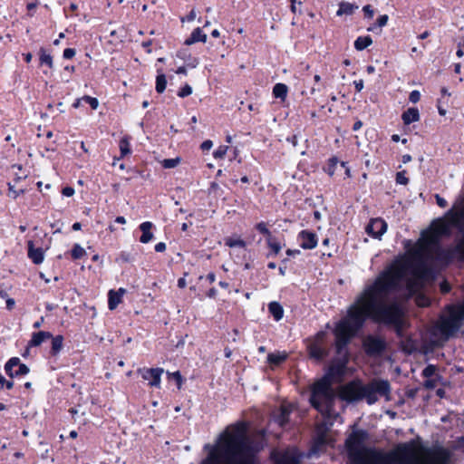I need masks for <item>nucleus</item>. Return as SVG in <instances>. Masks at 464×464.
<instances>
[{
  "label": "nucleus",
  "mask_w": 464,
  "mask_h": 464,
  "mask_svg": "<svg viewBox=\"0 0 464 464\" xmlns=\"http://www.w3.org/2000/svg\"><path fill=\"white\" fill-rule=\"evenodd\" d=\"M324 336V333H319L316 335V340L314 343H312L308 347L310 356L312 358H314L315 360H321L326 355V351L321 344Z\"/></svg>",
  "instance_id": "obj_12"
},
{
  "label": "nucleus",
  "mask_w": 464,
  "mask_h": 464,
  "mask_svg": "<svg viewBox=\"0 0 464 464\" xmlns=\"http://www.w3.org/2000/svg\"><path fill=\"white\" fill-rule=\"evenodd\" d=\"M51 337H52V334L49 332L41 331V332L34 333L30 341V345L38 346L42 343H44L45 340L50 339Z\"/></svg>",
  "instance_id": "obj_22"
},
{
  "label": "nucleus",
  "mask_w": 464,
  "mask_h": 464,
  "mask_svg": "<svg viewBox=\"0 0 464 464\" xmlns=\"http://www.w3.org/2000/svg\"><path fill=\"white\" fill-rule=\"evenodd\" d=\"M181 162V159L179 157L174 159H165L160 161L161 166L165 169H173L176 168Z\"/></svg>",
  "instance_id": "obj_30"
},
{
  "label": "nucleus",
  "mask_w": 464,
  "mask_h": 464,
  "mask_svg": "<svg viewBox=\"0 0 464 464\" xmlns=\"http://www.w3.org/2000/svg\"><path fill=\"white\" fill-rule=\"evenodd\" d=\"M415 302L419 306H427L430 304V300L427 296L421 294H418L415 298Z\"/></svg>",
  "instance_id": "obj_36"
},
{
  "label": "nucleus",
  "mask_w": 464,
  "mask_h": 464,
  "mask_svg": "<svg viewBox=\"0 0 464 464\" xmlns=\"http://www.w3.org/2000/svg\"><path fill=\"white\" fill-rule=\"evenodd\" d=\"M191 93H192V88L188 84H186L184 87H182L179 90L178 95L181 98H184V97L190 95Z\"/></svg>",
  "instance_id": "obj_41"
},
{
  "label": "nucleus",
  "mask_w": 464,
  "mask_h": 464,
  "mask_svg": "<svg viewBox=\"0 0 464 464\" xmlns=\"http://www.w3.org/2000/svg\"><path fill=\"white\" fill-rule=\"evenodd\" d=\"M62 193L65 197H72L74 195V189L72 187H65Z\"/></svg>",
  "instance_id": "obj_48"
},
{
  "label": "nucleus",
  "mask_w": 464,
  "mask_h": 464,
  "mask_svg": "<svg viewBox=\"0 0 464 464\" xmlns=\"http://www.w3.org/2000/svg\"><path fill=\"white\" fill-rule=\"evenodd\" d=\"M357 9H358V5H356L354 4H351L348 2H341V3H339V9L337 10L336 14L338 16H342L344 14L351 15Z\"/></svg>",
  "instance_id": "obj_20"
},
{
  "label": "nucleus",
  "mask_w": 464,
  "mask_h": 464,
  "mask_svg": "<svg viewBox=\"0 0 464 464\" xmlns=\"http://www.w3.org/2000/svg\"><path fill=\"white\" fill-rule=\"evenodd\" d=\"M364 348L368 353H379L383 349V343L380 339L368 337L364 341Z\"/></svg>",
  "instance_id": "obj_15"
},
{
  "label": "nucleus",
  "mask_w": 464,
  "mask_h": 464,
  "mask_svg": "<svg viewBox=\"0 0 464 464\" xmlns=\"http://www.w3.org/2000/svg\"><path fill=\"white\" fill-rule=\"evenodd\" d=\"M186 279L181 277L178 280V286L180 288H184L186 286Z\"/></svg>",
  "instance_id": "obj_55"
},
{
  "label": "nucleus",
  "mask_w": 464,
  "mask_h": 464,
  "mask_svg": "<svg viewBox=\"0 0 464 464\" xmlns=\"http://www.w3.org/2000/svg\"><path fill=\"white\" fill-rule=\"evenodd\" d=\"M167 85V80L163 72L158 71V75L156 78V91L159 93H161L165 91Z\"/></svg>",
  "instance_id": "obj_28"
},
{
  "label": "nucleus",
  "mask_w": 464,
  "mask_h": 464,
  "mask_svg": "<svg viewBox=\"0 0 464 464\" xmlns=\"http://www.w3.org/2000/svg\"><path fill=\"white\" fill-rule=\"evenodd\" d=\"M40 61L42 64H47L49 67L53 66L52 56L49 53H46L44 50H41Z\"/></svg>",
  "instance_id": "obj_35"
},
{
  "label": "nucleus",
  "mask_w": 464,
  "mask_h": 464,
  "mask_svg": "<svg viewBox=\"0 0 464 464\" xmlns=\"http://www.w3.org/2000/svg\"><path fill=\"white\" fill-rule=\"evenodd\" d=\"M207 277L210 283H213L216 279V276L213 273L208 274Z\"/></svg>",
  "instance_id": "obj_62"
},
{
  "label": "nucleus",
  "mask_w": 464,
  "mask_h": 464,
  "mask_svg": "<svg viewBox=\"0 0 464 464\" xmlns=\"http://www.w3.org/2000/svg\"><path fill=\"white\" fill-rule=\"evenodd\" d=\"M115 221L117 223H120V224H125L126 223V219L124 217H117Z\"/></svg>",
  "instance_id": "obj_61"
},
{
  "label": "nucleus",
  "mask_w": 464,
  "mask_h": 464,
  "mask_svg": "<svg viewBox=\"0 0 464 464\" xmlns=\"http://www.w3.org/2000/svg\"><path fill=\"white\" fill-rule=\"evenodd\" d=\"M288 92V87L284 83H276L273 88V95L285 101Z\"/></svg>",
  "instance_id": "obj_23"
},
{
  "label": "nucleus",
  "mask_w": 464,
  "mask_h": 464,
  "mask_svg": "<svg viewBox=\"0 0 464 464\" xmlns=\"http://www.w3.org/2000/svg\"><path fill=\"white\" fill-rule=\"evenodd\" d=\"M204 449L208 454L201 464H255L258 450L251 446L246 422L228 426L215 445L207 444Z\"/></svg>",
  "instance_id": "obj_3"
},
{
  "label": "nucleus",
  "mask_w": 464,
  "mask_h": 464,
  "mask_svg": "<svg viewBox=\"0 0 464 464\" xmlns=\"http://www.w3.org/2000/svg\"><path fill=\"white\" fill-rule=\"evenodd\" d=\"M197 14L195 10H191L190 13L187 16V21L190 22L196 19Z\"/></svg>",
  "instance_id": "obj_54"
},
{
  "label": "nucleus",
  "mask_w": 464,
  "mask_h": 464,
  "mask_svg": "<svg viewBox=\"0 0 464 464\" xmlns=\"http://www.w3.org/2000/svg\"><path fill=\"white\" fill-rule=\"evenodd\" d=\"M75 55V50L72 48H67L63 51V57L65 59H71Z\"/></svg>",
  "instance_id": "obj_46"
},
{
  "label": "nucleus",
  "mask_w": 464,
  "mask_h": 464,
  "mask_svg": "<svg viewBox=\"0 0 464 464\" xmlns=\"http://www.w3.org/2000/svg\"><path fill=\"white\" fill-rule=\"evenodd\" d=\"M115 293L122 298L126 293V290L124 288H120L117 291H115Z\"/></svg>",
  "instance_id": "obj_58"
},
{
  "label": "nucleus",
  "mask_w": 464,
  "mask_h": 464,
  "mask_svg": "<svg viewBox=\"0 0 464 464\" xmlns=\"http://www.w3.org/2000/svg\"><path fill=\"white\" fill-rule=\"evenodd\" d=\"M411 160V157L410 155H404L402 156V162L407 163Z\"/></svg>",
  "instance_id": "obj_63"
},
{
  "label": "nucleus",
  "mask_w": 464,
  "mask_h": 464,
  "mask_svg": "<svg viewBox=\"0 0 464 464\" xmlns=\"http://www.w3.org/2000/svg\"><path fill=\"white\" fill-rule=\"evenodd\" d=\"M402 121L404 124H411L420 120L419 111L416 108H410L402 113Z\"/></svg>",
  "instance_id": "obj_19"
},
{
  "label": "nucleus",
  "mask_w": 464,
  "mask_h": 464,
  "mask_svg": "<svg viewBox=\"0 0 464 464\" xmlns=\"http://www.w3.org/2000/svg\"><path fill=\"white\" fill-rule=\"evenodd\" d=\"M362 11L365 13V14L369 18H372L373 16V14H374V11L372 10V6L369 5L363 6Z\"/></svg>",
  "instance_id": "obj_47"
},
{
  "label": "nucleus",
  "mask_w": 464,
  "mask_h": 464,
  "mask_svg": "<svg viewBox=\"0 0 464 464\" xmlns=\"http://www.w3.org/2000/svg\"><path fill=\"white\" fill-rule=\"evenodd\" d=\"M212 146H213V142L209 140H207L202 142L200 147L203 150H209L212 148Z\"/></svg>",
  "instance_id": "obj_49"
},
{
  "label": "nucleus",
  "mask_w": 464,
  "mask_h": 464,
  "mask_svg": "<svg viewBox=\"0 0 464 464\" xmlns=\"http://www.w3.org/2000/svg\"><path fill=\"white\" fill-rule=\"evenodd\" d=\"M362 122L361 121H357L354 124H353V130H358L362 128Z\"/></svg>",
  "instance_id": "obj_56"
},
{
  "label": "nucleus",
  "mask_w": 464,
  "mask_h": 464,
  "mask_svg": "<svg viewBox=\"0 0 464 464\" xmlns=\"http://www.w3.org/2000/svg\"><path fill=\"white\" fill-rule=\"evenodd\" d=\"M82 100L89 103L90 106L92 107V109L93 110H96L99 106V102L96 98H93V97H91V96H88V95H85L82 97Z\"/></svg>",
  "instance_id": "obj_39"
},
{
  "label": "nucleus",
  "mask_w": 464,
  "mask_h": 464,
  "mask_svg": "<svg viewBox=\"0 0 464 464\" xmlns=\"http://www.w3.org/2000/svg\"><path fill=\"white\" fill-rule=\"evenodd\" d=\"M292 411L291 404H283L280 408L279 414L275 416V420H276L277 423L280 426H284L287 420L290 412Z\"/></svg>",
  "instance_id": "obj_18"
},
{
  "label": "nucleus",
  "mask_w": 464,
  "mask_h": 464,
  "mask_svg": "<svg viewBox=\"0 0 464 464\" xmlns=\"http://www.w3.org/2000/svg\"><path fill=\"white\" fill-rule=\"evenodd\" d=\"M406 172L405 171H400L397 173L396 175V182L398 184H401V185H407L408 182H409V179L405 176Z\"/></svg>",
  "instance_id": "obj_40"
},
{
  "label": "nucleus",
  "mask_w": 464,
  "mask_h": 464,
  "mask_svg": "<svg viewBox=\"0 0 464 464\" xmlns=\"http://www.w3.org/2000/svg\"><path fill=\"white\" fill-rule=\"evenodd\" d=\"M388 19L389 18H388L387 14H382V15L379 16L377 19L378 25L381 27L385 26L387 24Z\"/></svg>",
  "instance_id": "obj_45"
},
{
  "label": "nucleus",
  "mask_w": 464,
  "mask_h": 464,
  "mask_svg": "<svg viewBox=\"0 0 464 464\" xmlns=\"http://www.w3.org/2000/svg\"><path fill=\"white\" fill-rule=\"evenodd\" d=\"M169 376L174 379V381L177 382L179 389L181 387L182 384V377L179 373V372H175L172 373H169Z\"/></svg>",
  "instance_id": "obj_44"
},
{
  "label": "nucleus",
  "mask_w": 464,
  "mask_h": 464,
  "mask_svg": "<svg viewBox=\"0 0 464 464\" xmlns=\"http://www.w3.org/2000/svg\"><path fill=\"white\" fill-rule=\"evenodd\" d=\"M14 300L12 298H6V307L11 310L14 306Z\"/></svg>",
  "instance_id": "obj_53"
},
{
  "label": "nucleus",
  "mask_w": 464,
  "mask_h": 464,
  "mask_svg": "<svg viewBox=\"0 0 464 464\" xmlns=\"http://www.w3.org/2000/svg\"><path fill=\"white\" fill-rule=\"evenodd\" d=\"M270 314L274 316L276 321L282 319L284 315L283 307L276 302H272L268 305Z\"/></svg>",
  "instance_id": "obj_24"
},
{
  "label": "nucleus",
  "mask_w": 464,
  "mask_h": 464,
  "mask_svg": "<svg viewBox=\"0 0 464 464\" xmlns=\"http://www.w3.org/2000/svg\"><path fill=\"white\" fill-rule=\"evenodd\" d=\"M365 230L372 237L381 238L387 230V223L382 218H373L369 222Z\"/></svg>",
  "instance_id": "obj_10"
},
{
  "label": "nucleus",
  "mask_w": 464,
  "mask_h": 464,
  "mask_svg": "<svg viewBox=\"0 0 464 464\" xmlns=\"http://www.w3.org/2000/svg\"><path fill=\"white\" fill-rule=\"evenodd\" d=\"M446 219L432 222L407 255L396 259L357 296L353 304V336L367 318L400 326L403 308L396 292L405 288L407 296L418 294L428 278L430 260H464V199ZM464 304L449 307L431 330L433 343L441 344L460 327Z\"/></svg>",
  "instance_id": "obj_1"
},
{
  "label": "nucleus",
  "mask_w": 464,
  "mask_h": 464,
  "mask_svg": "<svg viewBox=\"0 0 464 464\" xmlns=\"http://www.w3.org/2000/svg\"><path fill=\"white\" fill-rule=\"evenodd\" d=\"M153 224L150 221L143 222L140 225V229L142 232V235L140 238V241L143 244H147L153 238V233L151 232V228Z\"/></svg>",
  "instance_id": "obj_16"
},
{
  "label": "nucleus",
  "mask_w": 464,
  "mask_h": 464,
  "mask_svg": "<svg viewBox=\"0 0 464 464\" xmlns=\"http://www.w3.org/2000/svg\"><path fill=\"white\" fill-rule=\"evenodd\" d=\"M409 99L410 101L412 102V103H416L420 101V93L419 91H412L411 93H410V96H409Z\"/></svg>",
  "instance_id": "obj_43"
},
{
  "label": "nucleus",
  "mask_w": 464,
  "mask_h": 464,
  "mask_svg": "<svg viewBox=\"0 0 464 464\" xmlns=\"http://www.w3.org/2000/svg\"><path fill=\"white\" fill-rule=\"evenodd\" d=\"M155 250L157 252H163L166 250V244L163 242H160L155 246Z\"/></svg>",
  "instance_id": "obj_52"
},
{
  "label": "nucleus",
  "mask_w": 464,
  "mask_h": 464,
  "mask_svg": "<svg viewBox=\"0 0 464 464\" xmlns=\"http://www.w3.org/2000/svg\"><path fill=\"white\" fill-rule=\"evenodd\" d=\"M225 245L228 247H238V248H246V242L237 236H231L225 238Z\"/></svg>",
  "instance_id": "obj_21"
},
{
  "label": "nucleus",
  "mask_w": 464,
  "mask_h": 464,
  "mask_svg": "<svg viewBox=\"0 0 464 464\" xmlns=\"http://www.w3.org/2000/svg\"><path fill=\"white\" fill-rule=\"evenodd\" d=\"M120 150H121V157L123 158L126 155L130 153V138L123 137L120 140Z\"/></svg>",
  "instance_id": "obj_29"
},
{
  "label": "nucleus",
  "mask_w": 464,
  "mask_h": 464,
  "mask_svg": "<svg viewBox=\"0 0 464 464\" xmlns=\"http://www.w3.org/2000/svg\"><path fill=\"white\" fill-rule=\"evenodd\" d=\"M436 201H437V204L441 207V208H445L447 206V201L440 197L439 195H436Z\"/></svg>",
  "instance_id": "obj_50"
},
{
  "label": "nucleus",
  "mask_w": 464,
  "mask_h": 464,
  "mask_svg": "<svg viewBox=\"0 0 464 464\" xmlns=\"http://www.w3.org/2000/svg\"><path fill=\"white\" fill-rule=\"evenodd\" d=\"M32 58H33V55L30 53L24 54V60L26 63H30Z\"/></svg>",
  "instance_id": "obj_64"
},
{
  "label": "nucleus",
  "mask_w": 464,
  "mask_h": 464,
  "mask_svg": "<svg viewBox=\"0 0 464 464\" xmlns=\"http://www.w3.org/2000/svg\"><path fill=\"white\" fill-rule=\"evenodd\" d=\"M86 255L85 249L79 244H75L72 249V257L73 259H80Z\"/></svg>",
  "instance_id": "obj_31"
},
{
  "label": "nucleus",
  "mask_w": 464,
  "mask_h": 464,
  "mask_svg": "<svg viewBox=\"0 0 464 464\" xmlns=\"http://www.w3.org/2000/svg\"><path fill=\"white\" fill-rule=\"evenodd\" d=\"M267 242V245L269 246V247L272 249V251L277 255L281 249H282V246L281 245L276 241V239L275 237H273V236L269 238H267L266 240Z\"/></svg>",
  "instance_id": "obj_33"
},
{
  "label": "nucleus",
  "mask_w": 464,
  "mask_h": 464,
  "mask_svg": "<svg viewBox=\"0 0 464 464\" xmlns=\"http://www.w3.org/2000/svg\"><path fill=\"white\" fill-rule=\"evenodd\" d=\"M391 387L387 381L374 380L367 385H363V397L369 404L377 401L379 397L389 400Z\"/></svg>",
  "instance_id": "obj_5"
},
{
  "label": "nucleus",
  "mask_w": 464,
  "mask_h": 464,
  "mask_svg": "<svg viewBox=\"0 0 464 464\" xmlns=\"http://www.w3.org/2000/svg\"><path fill=\"white\" fill-rule=\"evenodd\" d=\"M339 160L336 158H333L329 161V168H328V173L330 175H334V168L337 166Z\"/></svg>",
  "instance_id": "obj_42"
},
{
  "label": "nucleus",
  "mask_w": 464,
  "mask_h": 464,
  "mask_svg": "<svg viewBox=\"0 0 464 464\" xmlns=\"http://www.w3.org/2000/svg\"><path fill=\"white\" fill-rule=\"evenodd\" d=\"M372 44L371 36H360L354 42V48L358 51H362Z\"/></svg>",
  "instance_id": "obj_25"
},
{
  "label": "nucleus",
  "mask_w": 464,
  "mask_h": 464,
  "mask_svg": "<svg viewBox=\"0 0 464 464\" xmlns=\"http://www.w3.org/2000/svg\"><path fill=\"white\" fill-rule=\"evenodd\" d=\"M162 368H144L139 370L141 377L149 382V385L156 388L160 387Z\"/></svg>",
  "instance_id": "obj_8"
},
{
  "label": "nucleus",
  "mask_w": 464,
  "mask_h": 464,
  "mask_svg": "<svg viewBox=\"0 0 464 464\" xmlns=\"http://www.w3.org/2000/svg\"><path fill=\"white\" fill-rule=\"evenodd\" d=\"M24 193V189H15L14 186L9 184L8 196L14 199L17 198L20 195Z\"/></svg>",
  "instance_id": "obj_38"
},
{
  "label": "nucleus",
  "mask_w": 464,
  "mask_h": 464,
  "mask_svg": "<svg viewBox=\"0 0 464 464\" xmlns=\"http://www.w3.org/2000/svg\"><path fill=\"white\" fill-rule=\"evenodd\" d=\"M298 242L304 249H313L317 246V236L308 230H303L298 234Z\"/></svg>",
  "instance_id": "obj_11"
},
{
  "label": "nucleus",
  "mask_w": 464,
  "mask_h": 464,
  "mask_svg": "<svg viewBox=\"0 0 464 464\" xmlns=\"http://www.w3.org/2000/svg\"><path fill=\"white\" fill-rule=\"evenodd\" d=\"M367 433L353 431L346 440L349 458L353 464H447L449 454L444 450L425 452L414 442L399 444L384 453L364 447Z\"/></svg>",
  "instance_id": "obj_2"
},
{
  "label": "nucleus",
  "mask_w": 464,
  "mask_h": 464,
  "mask_svg": "<svg viewBox=\"0 0 464 464\" xmlns=\"http://www.w3.org/2000/svg\"><path fill=\"white\" fill-rule=\"evenodd\" d=\"M422 375L425 378L423 385L426 389H434L441 382V377L438 373V370L435 365H428L422 371Z\"/></svg>",
  "instance_id": "obj_7"
},
{
  "label": "nucleus",
  "mask_w": 464,
  "mask_h": 464,
  "mask_svg": "<svg viewBox=\"0 0 464 464\" xmlns=\"http://www.w3.org/2000/svg\"><path fill=\"white\" fill-rule=\"evenodd\" d=\"M176 72L179 73V74H186L187 73V70H186L185 67L181 66V67L178 68Z\"/></svg>",
  "instance_id": "obj_60"
},
{
  "label": "nucleus",
  "mask_w": 464,
  "mask_h": 464,
  "mask_svg": "<svg viewBox=\"0 0 464 464\" xmlns=\"http://www.w3.org/2000/svg\"><path fill=\"white\" fill-rule=\"evenodd\" d=\"M353 83L357 92H361L363 89L364 83L362 80L355 81Z\"/></svg>",
  "instance_id": "obj_51"
},
{
  "label": "nucleus",
  "mask_w": 464,
  "mask_h": 464,
  "mask_svg": "<svg viewBox=\"0 0 464 464\" xmlns=\"http://www.w3.org/2000/svg\"><path fill=\"white\" fill-rule=\"evenodd\" d=\"M5 369L10 377L25 375L29 372V368L21 363L17 357L11 358L5 364Z\"/></svg>",
  "instance_id": "obj_9"
},
{
  "label": "nucleus",
  "mask_w": 464,
  "mask_h": 464,
  "mask_svg": "<svg viewBox=\"0 0 464 464\" xmlns=\"http://www.w3.org/2000/svg\"><path fill=\"white\" fill-rule=\"evenodd\" d=\"M291 1V11L295 14L297 12V8L295 5V0H290Z\"/></svg>",
  "instance_id": "obj_57"
},
{
  "label": "nucleus",
  "mask_w": 464,
  "mask_h": 464,
  "mask_svg": "<svg viewBox=\"0 0 464 464\" xmlns=\"http://www.w3.org/2000/svg\"><path fill=\"white\" fill-rule=\"evenodd\" d=\"M63 338L62 335H57L53 338L52 351L53 353H57L61 351V349L63 347Z\"/></svg>",
  "instance_id": "obj_32"
},
{
  "label": "nucleus",
  "mask_w": 464,
  "mask_h": 464,
  "mask_svg": "<svg viewBox=\"0 0 464 464\" xmlns=\"http://www.w3.org/2000/svg\"><path fill=\"white\" fill-rule=\"evenodd\" d=\"M207 34L202 32L200 28H196L191 33L190 36L186 39L185 44L190 45L198 42L206 43Z\"/></svg>",
  "instance_id": "obj_17"
},
{
  "label": "nucleus",
  "mask_w": 464,
  "mask_h": 464,
  "mask_svg": "<svg viewBox=\"0 0 464 464\" xmlns=\"http://www.w3.org/2000/svg\"><path fill=\"white\" fill-rule=\"evenodd\" d=\"M27 245L29 258L36 265L42 264L44 259V250L41 247L35 248L33 241H28Z\"/></svg>",
  "instance_id": "obj_14"
},
{
  "label": "nucleus",
  "mask_w": 464,
  "mask_h": 464,
  "mask_svg": "<svg viewBox=\"0 0 464 464\" xmlns=\"http://www.w3.org/2000/svg\"><path fill=\"white\" fill-rule=\"evenodd\" d=\"M339 395L347 401H354L363 397V384L360 381H353L341 387Z\"/></svg>",
  "instance_id": "obj_6"
},
{
  "label": "nucleus",
  "mask_w": 464,
  "mask_h": 464,
  "mask_svg": "<svg viewBox=\"0 0 464 464\" xmlns=\"http://www.w3.org/2000/svg\"><path fill=\"white\" fill-rule=\"evenodd\" d=\"M82 101H83V100H82V98L77 99V100L73 102L72 106H73L75 109L79 108V107L81 106V102H82Z\"/></svg>",
  "instance_id": "obj_59"
},
{
  "label": "nucleus",
  "mask_w": 464,
  "mask_h": 464,
  "mask_svg": "<svg viewBox=\"0 0 464 464\" xmlns=\"http://www.w3.org/2000/svg\"><path fill=\"white\" fill-rule=\"evenodd\" d=\"M287 357L285 353H276L268 354L267 360L271 364L278 365L283 362Z\"/></svg>",
  "instance_id": "obj_27"
},
{
  "label": "nucleus",
  "mask_w": 464,
  "mask_h": 464,
  "mask_svg": "<svg viewBox=\"0 0 464 464\" xmlns=\"http://www.w3.org/2000/svg\"><path fill=\"white\" fill-rule=\"evenodd\" d=\"M276 464H299L298 455L294 450H288L283 453H274Z\"/></svg>",
  "instance_id": "obj_13"
},
{
  "label": "nucleus",
  "mask_w": 464,
  "mask_h": 464,
  "mask_svg": "<svg viewBox=\"0 0 464 464\" xmlns=\"http://www.w3.org/2000/svg\"><path fill=\"white\" fill-rule=\"evenodd\" d=\"M108 295V306L111 310H114L118 306V304L121 303L122 298L120 295H118L114 290H111Z\"/></svg>",
  "instance_id": "obj_26"
},
{
  "label": "nucleus",
  "mask_w": 464,
  "mask_h": 464,
  "mask_svg": "<svg viewBox=\"0 0 464 464\" xmlns=\"http://www.w3.org/2000/svg\"><path fill=\"white\" fill-rule=\"evenodd\" d=\"M227 150H228V147L227 146H225V145H222V146H219L214 152H213V156L215 159H224V157L226 156L227 152Z\"/></svg>",
  "instance_id": "obj_34"
},
{
  "label": "nucleus",
  "mask_w": 464,
  "mask_h": 464,
  "mask_svg": "<svg viewBox=\"0 0 464 464\" xmlns=\"http://www.w3.org/2000/svg\"><path fill=\"white\" fill-rule=\"evenodd\" d=\"M256 228L260 233L264 234L266 237V239L272 237L270 231L267 228L266 224L265 222H260V223L256 224Z\"/></svg>",
  "instance_id": "obj_37"
},
{
  "label": "nucleus",
  "mask_w": 464,
  "mask_h": 464,
  "mask_svg": "<svg viewBox=\"0 0 464 464\" xmlns=\"http://www.w3.org/2000/svg\"><path fill=\"white\" fill-rule=\"evenodd\" d=\"M335 400L336 393L329 377H324L314 384L310 401L328 420L335 419L338 416L334 408Z\"/></svg>",
  "instance_id": "obj_4"
}]
</instances>
